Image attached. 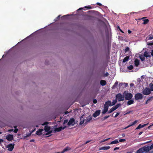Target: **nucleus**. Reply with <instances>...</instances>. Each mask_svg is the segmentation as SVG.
Instances as JSON below:
<instances>
[{"label":"nucleus","instance_id":"obj_30","mask_svg":"<svg viewBox=\"0 0 153 153\" xmlns=\"http://www.w3.org/2000/svg\"><path fill=\"white\" fill-rule=\"evenodd\" d=\"M143 24L144 25H146L148 24L149 22V20L148 19H143Z\"/></svg>","mask_w":153,"mask_h":153},{"label":"nucleus","instance_id":"obj_45","mask_svg":"<svg viewBox=\"0 0 153 153\" xmlns=\"http://www.w3.org/2000/svg\"><path fill=\"white\" fill-rule=\"evenodd\" d=\"M132 112V111H129L127 112H126V113L125 114H123V115H125L126 114H130V113L131 112Z\"/></svg>","mask_w":153,"mask_h":153},{"label":"nucleus","instance_id":"obj_22","mask_svg":"<svg viewBox=\"0 0 153 153\" xmlns=\"http://www.w3.org/2000/svg\"><path fill=\"white\" fill-rule=\"evenodd\" d=\"M128 100V101L127 102V105H130L133 104L134 103V101L133 100Z\"/></svg>","mask_w":153,"mask_h":153},{"label":"nucleus","instance_id":"obj_1","mask_svg":"<svg viewBox=\"0 0 153 153\" xmlns=\"http://www.w3.org/2000/svg\"><path fill=\"white\" fill-rule=\"evenodd\" d=\"M124 95V99L126 100H131L133 97L132 94L130 93H129L127 91H124L123 93Z\"/></svg>","mask_w":153,"mask_h":153},{"label":"nucleus","instance_id":"obj_14","mask_svg":"<svg viewBox=\"0 0 153 153\" xmlns=\"http://www.w3.org/2000/svg\"><path fill=\"white\" fill-rule=\"evenodd\" d=\"M110 148V147L109 146H104V147L100 148L99 149V150H107V149H108Z\"/></svg>","mask_w":153,"mask_h":153},{"label":"nucleus","instance_id":"obj_38","mask_svg":"<svg viewBox=\"0 0 153 153\" xmlns=\"http://www.w3.org/2000/svg\"><path fill=\"white\" fill-rule=\"evenodd\" d=\"M128 86V84L127 83H124V86L123 88H125Z\"/></svg>","mask_w":153,"mask_h":153},{"label":"nucleus","instance_id":"obj_62","mask_svg":"<svg viewBox=\"0 0 153 153\" xmlns=\"http://www.w3.org/2000/svg\"><path fill=\"white\" fill-rule=\"evenodd\" d=\"M128 33L130 34L131 33V31H130V30H128Z\"/></svg>","mask_w":153,"mask_h":153},{"label":"nucleus","instance_id":"obj_49","mask_svg":"<svg viewBox=\"0 0 153 153\" xmlns=\"http://www.w3.org/2000/svg\"><path fill=\"white\" fill-rule=\"evenodd\" d=\"M30 134H31V133H30V134H28L27 135H26V136H24V139H25V138H26L27 137H29V136H30Z\"/></svg>","mask_w":153,"mask_h":153},{"label":"nucleus","instance_id":"obj_11","mask_svg":"<svg viewBox=\"0 0 153 153\" xmlns=\"http://www.w3.org/2000/svg\"><path fill=\"white\" fill-rule=\"evenodd\" d=\"M100 113V110H98L96 111L93 114V116L96 117L99 115Z\"/></svg>","mask_w":153,"mask_h":153},{"label":"nucleus","instance_id":"obj_25","mask_svg":"<svg viewBox=\"0 0 153 153\" xmlns=\"http://www.w3.org/2000/svg\"><path fill=\"white\" fill-rule=\"evenodd\" d=\"M70 149V148L68 147H66V148H64L63 151H62L61 152V153H64V152L67 151H68Z\"/></svg>","mask_w":153,"mask_h":153},{"label":"nucleus","instance_id":"obj_46","mask_svg":"<svg viewBox=\"0 0 153 153\" xmlns=\"http://www.w3.org/2000/svg\"><path fill=\"white\" fill-rule=\"evenodd\" d=\"M110 139V138H108V139H106L104 140H102V141H101V142H104L105 141H107L108 140Z\"/></svg>","mask_w":153,"mask_h":153},{"label":"nucleus","instance_id":"obj_40","mask_svg":"<svg viewBox=\"0 0 153 153\" xmlns=\"http://www.w3.org/2000/svg\"><path fill=\"white\" fill-rule=\"evenodd\" d=\"M68 120H64V122H63V125H65L67 123H68Z\"/></svg>","mask_w":153,"mask_h":153},{"label":"nucleus","instance_id":"obj_7","mask_svg":"<svg viewBox=\"0 0 153 153\" xmlns=\"http://www.w3.org/2000/svg\"><path fill=\"white\" fill-rule=\"evenodd\" d=\"M75 120L73 118H71L70 119L68 123V126H70L71 125L73 126L75 124Z\"/></svg>","mask_w":153,"mask_h":153},{"label":"nucleus","instance_id":"obj_61","mask_svg":"<svg viewBox=\"0 0 153 153\" xmlns=\"http://www.w3.org/2000/svg\"><path fill=\"white\" fill-rule=\"evenodd\" d=\"M153 126V124H152V125H151L150 126H149L148 127V129H149L150 128L151 126Z\"/></svg>","mask_w":153,"mask_h":153},{"label":"nucleus","instance_id":"obj_21","mask_svg":"<svg viewBox=\"0 0 153 153\" xmlns=\"http://www.w3.org/2000/svg\"><path fill=\"white\" fill-rule=\"evenodd\" d=\"M143 55L144 56L147 57H150L151 56L149 54V53L147 51H145Z\"/></svg>","mask_w":153,"mask_h":153},{"label":"nucleus","instance_id":"obj_42","mask_svg":"<svg viewBox=\"0 0 153 153\" xmlns=\"http://www.w3.org/2000/svg\"><path fill=\"white\" fill-rule=\"evenodd\" d=\"M117 29H119L120 31L123 33H124L123 31L120 28V27L119 26L117 27Z\"/></svg>","mask_w":153,"mask_h":153},{"label":"nucleus","instance_id":"obj_35","mask_svg":"<svg viewBox=\"0 0 153 153\" xmlns=\"http://www.w3.org/2000/svg\"><path fill=\"white\" fill-rule=\"evenodd\" d=\"M133 66L132 65H131L129 66L127 68L128 70H131L133 69Z\"/></svg>","mask_w":153,"mask_h":153},{"label":"nucleus","instance_id":"obj_64","mask_svg":"<svg viewBox=\"0 0 153 153\" xmlns=\"http://www.w3.org/2000/svg\"><path fill=\"white\" fill-rule=\"evenodd\" d=\"M151 55L153 56V50L152 51V52L151 53Z\"/></svg>","mask_w":153,"mask_h":153},{"label":"nucleus","instance_id":"obj_60","mask_svg":"<svg viewBox=\"0 0 153 153\" xmlns=\"http://www.w3.org/2000/svg\"><path fill=\"white\" fill-rule=\"evenodd\" d=\"M60 16V15H59L57 17H56V19L58 20L59 19V17Z\"/></svg>","mask_w":153,"mask_h":153},{"label":"nucleus","instance_id":"obj_52","mask_svg":"<svg viewBox=\"0 0 153 153\" xmlns=\"http://www.w3.org/2000/svg\"><path fill=\"white\" fill-rule=\"evenodd\" d=\"M18 129L17 128H16L14 131V132L15 133H17L18 132Z\"/></svg>","mask_w":153,"mask_h":153},{"label":"nucleus","instance_id":"obj_54","mask_svg":"<svg viewBox=\"0 0 153 153\" xmlns=\"http://www.w3.org/2000/svg\"><path fill=\"white\" fill-rule=\"evenodd\" d=\"M115 144V140L111 142L109 144Z\"/></svg>","mask_w":153,"mask_h":153},{"label":"nucleus","instance_id":"obj_33","mask_svg":"<svg viewBox=\"0 0 153 153\" xmlns=\"http://www.w3.org/2000/svg\"><path fill=\"white\" fill-rule=\"evenodd\" d=\"M145 57L144 56L141 55L140 56V58L142 61H143L145 60Z\"/></svg>","mask_w":153,"mask_h":153},{"label":"nucleus","instance_id":"obj_29","mask_svg":"<svg viewBox=\"0 0 153 153\" xmlns=\"http://www.w3.org/2000/svg\"><path fill=\"white\" fill-rule=\"evenodd\" d=\"M115 110V106H114L111 109L109 110L108 112V113L109 114L111 113L113 111Z\"/></svg>","mask_w":153,"mask_h":153},{"label":"nucleus","instance_id":"obj_31","mask_svg":"<svg viewBox=\"0 0 153 153\" xmlns=\"http://www.w3.org/2000/svg\"><path fill=\"white\" fill-rule=\"evenodd\" d=\"M83 118V116H81V117H80V120H81V121H80V122H79V125H82L83 123H84V120H83L82 119V118Z\"/></svg>","mask_w":153,"mask_h":153},{"label":"nucleus","instance_id":"obj_44","mask_svg":"<svg viewBox=\"0 0 153 153\" xmlns=\"http://www.w3.org/2000/svg\"><path fill=\"white\" fill-rule=\"evenodd\" d=\"M48 124V123L47 122H45L43 124H42V126H44L47 125Z\"/></svg>","mask_w":153,"mask_h":153},{"label":"nucleus","instance_id":"obj_36","mask_svg":"<svg viewBox=\"0 0 153 153\" xmlns=\"http://www.w3.org/2000/svg\"><path fill=\"white\" fill-rule=\"evenodd\" d=\"M84 7L85 8H87L88 9H92V7H91L90 6H86Z\"/></svg>","mask_w":153,"mask_h":153},{"label":"nucleus","instance_id":"obj_47","mask_svg":"<svg viewBox=\"0 0 153 153\" xmlns=\"http://www.w3.org/2000/svg\"><path fill=\"white\" fill-rule=\"evenodd\" d=\"M93 102L94 104L96 103L97 102V100L96 99H94L93 101Z\"/></svg>","mask_w":153,"mask_h":153},{"label":"nucleus","instance_id":"obj_15","mask_svg":"<svg viewBox=\"0 0 153 153\" xmlns=\"http://www.w3.org/2000/svg\"><path fill=\"white\" fill-rule=\"evenodd\" d=\"M137 121H138L137 120H136L134 121L131 124H129L125 128L126 129V128L130 127V126H131L134 125H135L136 123H137Z\"/></svg>","mask_w":153,"mask_h":153},{"label":"nucleus","instance_id":"obj_23","mask_svg":"<svg viewBox=\"0 0 153 153\" xmlns=\"http://www.w3.org/2000/svg\"><path fill=\"white\" fill-rule=\"evenodd\" d=\"M106 84V82L104 80H101L100 81V84L102 86H104Z\"/></svg>","mask_w":153,"mask_h":153},{"label":"nucleus","instance_id":"obj_3","mask_svg":"<svg viewBox=\"0 0 153 153\" xmlns=\"http://www.w3.org/2000/svg\"><path fill=\"white\" fill-rule=\"evenodd\" d=\"M142 93L144 95H148L150 94L151 91L149 88L146 87L143 90Z\"/></svg>","mask_w":153,"mask_h":153},{"label":"nucleus","instance_id":"obj_37","mask_svg":"<svg viewBox=\"0 0 153 153\" xmlns=\"http://www.w3.org/2000/svg\"><path fill=\"white\" fill-rule=\"evenodd\" d=\"M47 132H47V133H46V134H45L46 135H48L51 133L52 132V130L50 131L49 130V131H48Z\"/></svg>","mask_w":153,"mask_h":153},{"label":"nucleus","instance_id":"obj_58","mask_svg":"<svg viewBox=\"0 0 153 153\" xmlns=\"http://www.w3.org/2000/svg\"><path fill=\"white\" fill-rule=\"evenodd\" d=\"M118 85V82L117 81H116L115 82V87L117 86Z\"/></svg>","mask_w":153,"mask_h":153},{"label":"nucleus","instance_id":"obj_26","mask_svg":"<svg viewBox=\"0 0 153 153\" xmlns=\"http://www.w3.org/2000/svg\"><path fill=\"white\" fill-rule=\"evenodd\" d=\"M129 57L128 56H127L125 57L123 60V62L124 63H125L126 62H127L129 59Z\"/></svg>","mask_w":153,"mask_h":153},{"label":"nucleus","instance_id":"obj_20","mask_svg":"<svg viewBox=\"0 0 153 153\" xmlns=\"http://www.w3.org/2000/svg\"><path fill=\"white\" fill-rule=\"evenodd\" d=\"M146 39L149 40L153 39V33L149 35Z\"/></svg>","mask_w":153,"mask_h":153},{"label":"nucleus","instance_id":"obj_6","mask_svg":"<svg viewBox=\"0 0 153 153\" xmlns=\"http://www.w3.org/2000/svg\"><path fill=\"white\" fill-rule=\"evenodd\" d=\"M14 143H13V144L12 143H10L6 147L7 148H8V150L11 151L13 150V148L14 147Z\"/></svg>","mask_w":153,"mask_h":153},{"label":"nucleus","instance_id":"obj_51","mask_svg":"<svg viewBox=\"0 0 153 153\" xmlns=\"http://www.w3.org/2000/svg\"><path fill=\"white\" fill-rule=\"evenodd\" d=\"M97 4L98 5H99L100 6H102V4L101 3H100L99 2H97Z\"/></svg>","mask_w":153,"mask_h":153},{"label":"nucleus","instance_id":"obj_24","mask_svg":"<svg viewBox=\"0 0 153 153\" xmlns=\"http://www.w3.org/2000/svg\"><path fill=\"white\" fill-rule=\"evenodd\" d=\"M86 121L85 123L89 122L90 121L92 120V117L91 116H89L86 118Z\"/></svg>","mask_w":153,"mask_h":153},{"label":"nucleus","instance_id":"obj_34","mask_svg":"<svg viewBox=\"0 0 153 153\" xmlns=\"http://www.w3.org/2000/svg\"><path fill=\"white\" fill-rule=\"evenodd\" d=\"M124 86V83H120L119 84V87L120 88L121 87L122 88H123Z\"/></svg>","mask_w":153,"mask_h":153},{"label":"nucleus","instance_id":"obj_48","mask_svg":"<svg viewBox=\"0 0 153 153\" xmlns=\"http://www.w3.org/2000/svg\"><path fill=\"white\" fill-rule=\"evenodd\" d=\"M150 102V99H148L146 102V104H147L148 102Z\"/></svg>","mask_w":153,"mask_h":153},{"label":"nucleus","instance_id":"obj_63","mask_svg":"<svg viewBox=\"0 0 153 153\" xmlns=\"http://www.w3.org/2000/svg\"><path fill=\"white\" fill-rule=\"evenodd\" d=\"M143 133V131H141V132H140L138 134V135H141L142 133Z\"/></svg>","mask_w":153,"mask_h":153},{"label":"nucleus","instance_id":"obj_18","mask_svg":"<svg viewBox=\"0 0 153 153\" xmlns=\"http://www.w3.org/2000/svg\"><path fill=\"white\" fill-rule=\"evenodd\" d=\"M50 129L51 127L50 126H49L47 125L45 126L44 128V130L45 131L48 132L50 130Z\"/></svg>","mask_w":153,"mask_h":153},{"label":"nucleus","instance_id":"obj_39","mask_svg":"<svg viewBox=\"0 0 153 153\" xmlns=\"http://www.w3.org/2000/svg\"><path fill=\"white\" fill-rule=\"evenodd\" d=\"M120 105L121 104H118L115 105V110L117 109Z\"/></svg>","mask_w":153,"mask_h":153},{"label":"nucleus","instance_id":"obj_17","mask_svg":"<svg viewBox=\"0 0 153 153\" xmlns=\"http://www.w3.org/2000/svg\"><path fill=\"white\" fill-rule=\"evenodd\" d=\"M140 64V61L137 59H136L134 60V64L135 66H138Z\"/></svg>","mask_w":153,"mask_h":153},{"label":"nucleus","instance_id":"obj_10","mask_svg":"<svg viewBox=\"0 0 153 153\" xmlns=\"http://www.w3.org/2000/svg\"><path fill=\"white\" fill-rule=\"evenodd\" d=\"M13 138V135L12 134H7L6 136V139L8 141H11Z\"/></svg>","mask_w":153,"mask_h":153},{"label":"nucleus","instance_id":"obj_43","mask_svg":"<svg viewBox=\"0 0 153 153\" xmlns=\"http://www.w3.org/2000/svg\"><path fill=\"white\" fill-rule=\"evenodd\" d=\"M149 148L150 149V150H152V149H153V143L150 146H149Z\"/></svg>","mask_w":153,"mask_h":153},{"label":"nucleus","instance_id":"obj_2","mask_svg":"<svg viewBox=\"0 0 153 153\" xmlns=\"http://www.w3.org/2000/svg\"><path fill=\"white\" fill-rule=\"evenodd\" d=\"M115 103H116L117 100L118 101H121L124 100V95H122L121 94H118L116 96Z\"/></svg>","mask_w":153,"mask_h":153},{"label":"nucleus","instance_id":"obj_4","mask_svg":"<svg viewBox=\"0 0 153 153\" xmlns=\"http://www.w3.org/2000/svg\"><path fill=\"white\" fill-rule=\"evenodd\" d=\"M112 104H111V101H108L106 102L105 103L104 105V106H107V107L108 108V107L110 106H112L115 105V100H114L112 102Z\"/></svg>","mask_w":153,"mask_h":153},{"label":"nucleus","instance_id":"obj_41","mask_svg":"<svg viewBox=\"0 0 153 153\" xmlns=\"http://www.w3.org/2000/svg\"><path fill=\"white\" fill-rule=\"evenodd\" d=\"M126 141V140L124 139H120L119 140V141L120 142H123Z\"/></svg>","mask_w":153,"mask_h":153},{"label":"nucleus","instance_id":"obj_50","mask_svg":"<svg viewBox=\"0 0 153 153\" xmlns=\"http://www.w3.org/2000/svg\"><path fill=\"white\" fill-rule=\"evenodd\" d=\"M134 84L133 83H131L130 84V86L131 87H133L134 86Z\"/></svg>","mask_w":153,"mask_h":153},{"label":"nucleus","instance_id":"obj_56","mask_svg":"<svg viewBox=\"0 0 153 153\" xmlns=\"http://www.w3.org/2000/svg\"><path fill=\"white\" fill-rule=\"evenodd\" d=\"M120 114V113H119V112L117 113V114H115V117L118 116Z\"/></svg>","mask_w":153,"mask_h":153},{"label":"nucleus","instance_id":"obj_12","mask_svg":"<svg viewBox=\"0 0 153 153\" xmlns=\"http://www.w3.org/2000/svg\"><path fill=\"white\" fill-rule=\"evenodd\" d=\"M148 123L141 125V124H139L138 126L136 128V130L142 128H143L148 125Z\"/></svg>","mask_w":153,"mask_h":153},{"label":"nucleus","instance_id":"obj_5","mask_svg":"<svg viewBox=\"0 0 153 153\" xmlns=\"http://www.w3.org/2000/svg\"><path fill=\"white\" fill-rule=\"evenodd\" d=\"M135 99L136 100H141L142 99L143 95L141 93H138L136 94L135 96Z\"/></svg>","mask_w":153,"mask_h":153},{"label":"nucleus","instance_id":"obj_57","mask_svg":"<svg viewBox=\"0 0 153 153\" xmlns=\"http://www.w3.org/2000/svg\"><path fill=\"white\" fill-rule=\"evenodd\" d=\"M149 99H150V101L153 99V96L150 97Z\"/></svg>","mask_w":153,"mask_h":153},{"label":"nucleus","instance_id":"obj_28","mask_svg":"<svg viewBox=\"0 0 153 153\" xmlns=\"http://www.w3.org/2000/svg\"><path fill=\"white\" fill-rule=\"evenodd\" d=\"M149 87L150 91H153V84L152 83H151L149 84Z\"/></svg>","mask_w":153,"mask_h":153},{"label":"nucleus","instance_id":"obj_53","mask_svg":"<svg viewBox=\"0 0 153 153\" xmlns=\"http://www.w3.org/2000/svg\"><path fill=\"white\" fill-rule=\"evenodd\" d=\"M148 45H153V42H150L148 44Z\"/></svg>","mask_w":153,"mask_h":153},{"label":"nucleus","instance_id":"obj_19","mask_svg":"<svg viewBox=\"0 0 153 153\" xmlns=\"http://www.w3.org/2000/svg\"><path fill=\"white\" fill-rule=\"evenodd\" d=\"M108 107H107V106H104V110L102 111V113L103 114L105 113L107 111H108Z\"/></svg>","mask_w":153,"mask_h":153},{"label":"nucleus","instance_id":"obj_32","mask_svg":"<svg viewBox=\"0 0 153 153\" xmlns=\"http://www.w3.org/2000/svg\"><path fill=\"white\" fill-rule=\"evenodd\" d=\"M124 51L125 53H126L128 52L129 53L131 52V51H130V48L128 47H127L125 49Z\"/></svg>","mask_w":153,"mask_h":153},{"label":"nucleus","instance_id":"obj_9","mask_svg":"<svg viewBox=\"0 0 153 153\" xmlns=\"http://www.w3.org/2000/svg\"><path fill=\"white\" fill-rule=\"evenodd\" d=\"M66 126H65L63 127L61 126L59 128H56L54 129V131L55 132H59L61 131L62 130L66 128Z\"/></svg>","mask_w":153,"mask_h":153},{"label":"nucleus","instance_id":"obj_55","mask_svg":"<svg viewBox=\"0 0 153 153\" xmlns=\"http://www.w3.org/2000/svg\"><path fill=\"white\" fill-rule=\"evenodd\" d=\"M109 117V116L108 115V116H105L104 117V119H106L107 118H108V117Z\"/></svg>","mask_w":153,"mask_h":153},{"label":"nucleus","instance_id":"obj_8","mask_svg":"<svg viewBox=\"0 0 153 153\" xmlns=\"http://www.w3.org/2000/svg\"><path fill=\"white\" fill-rule=\"evenodd\" d=\"M142 148L143 152H145L146 153H147L150 150L149 148V146H145Z\"/></svg>","mask_w":153,"mask_h":153},{"label":"nucleus","instance_id":"obj_27","mask_svg":"<svg viewBox=\"0 0 153 153\" xmlns=\"http://www.w3.org/2000/svg\"><path fill=\"white\" fill-rule=\"evenodd\" d=\"M143 152L142 148H141L138 150L136 153H143Z\"/></svg>","mask_w":153,"mask_h":153},{"label":"nucleus","instance_id":"obj_16","mask_svg":"<svg viewBox=\"0 0 153 153\" xmlns=\"http://www.w3.org/2000/svg\"><path fill=\"white\" fill-rule=\"evenodd\" d=\"M137 121H138L137 120H136L134 121L131 124H129L125 128L126 129V128L130 127V126H131L134 125H135L136 123H137Z\"/></svg>","mask_w":153,"mask_h":153},{"label":"nucleus","instance_id":"obj_59","mask_svg":"<svg viewBox=\"0 0 153 153\" xmlns=\"http://www.w3.org/2000/svg\"><path fill=\"white\" fill-rule=\"evenodd\" d=\"M119 143V141L117 140H115V144L118 143Z\"/></svg>","mask_w":153,"mask_h":153},{"label":"nucleus","instance_id":"obj_13","mask_svg":"<svg viewBox=\"0 0 153 153\" xmlns=\"http://www.w3.org/2000/svg\"><path fill=\"white\" fill-rule=\"evenodd\" d=\"M43 131L42 129H39L38 130L36 131V134L38 135H40L42 134V131Z\"/></svg>","mask_w":153,"mask_h":153}]
</instances>
